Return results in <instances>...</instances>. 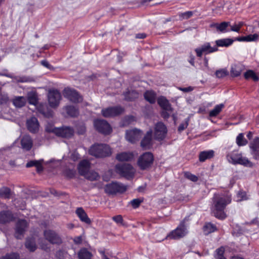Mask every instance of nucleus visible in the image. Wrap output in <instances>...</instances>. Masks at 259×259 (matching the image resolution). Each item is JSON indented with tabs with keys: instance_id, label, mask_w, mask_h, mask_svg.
Masks as SVG:
<instances>
[{
	"instance_id": "obj_1",
	"label": "nucleus",
	"mask_w": 259,
	"mask_h": 259,
	"mask_svg": "<svg viewBox=\"0 0 259 259\" xmlns=\"http://www.w3.org/2000/svg\"><path fill=\"white\" fill-rule=\"evenodd\" d=\"M230 202L231 199L229 197L214 194L212 198V204L211 207L212 213L214 216L222 220L225 219L226 215L224 209Z\"/></svg>"
},
{
	"instance_id": "obj_2",
	"label": "nucleus",
	"mask_w": 259,
	"mask_h": 259,
	"mask_svg": "<svg viewBox=\"0 0 259 259\" xmlns=\"http://www.w3.org/2000/svg\"><path fill=\"white\" fill-rule=\"evenodd\" d=\"M89 154L96 157L102 158L109 156L111 154L110 147L105 144H95L91 147Z\"/></svg>"
},
{
	"instance_id": "obj_3",
	"label": "nucleus",
	"mask_w": 259,
	"mask_h": 259,
	"mask_svg": "<svg viewBox=\"0 0 259 259\" xmlns=\"http://www.w3.org/2000/svg\"><path fill=\"white\" fill-rule=\"evenodd\" d=\"M115 168L116 172L126 179H132L135 176L136 170L132 165L130 164H117Z\"/></svg>"
},
{
	"instance_id": "obj_4",
	"label": "nucleus",
	"mask_w": 259,
	"mask_h": 259,
	"mask_svg": "<svg viewBox=\"0 0 259 259\" xmlns=\"http://www.w3.org/2000/svg\"><path fill=\"white\" fill-rule=\"evenodd\" d=\"M154 157L151 152H145L138 158L137 164L140 168L145 170L150 167L153 163Z\"/></svg>"
},
{
	"instance_id": "obj_5",
	"label": "nucleus",
	"mask_w": 259,
	"mask_h": 259,
	"mask_svg": "<svg viewBox=\"0 0 259 259\" xmlns=\"http://www.w3.org/2000/svg\"><path fill=\"white\" fill-rule=\"evenodd\" d=\"M127 189V186L118 182H113L105 187V192L109 194L123 193Z\"/></svg>"
},
{
	"instance_id": "obj_6",
	"label": "nucleus",
	"mask_w": 259,
	"mask_h": 259,
	"mask_svg": "<svg viewBox=\"0 0 259 259\" xmlns=\"http://www.w3.org/2000/svg\"><path fill=\"white\" fill-rule=\"evenodd\" d=\"M187 233L186 226L185 225V221L181 222L179 226L167 236L170 239H178L184 237Z\"/></svg>"
},
{
	"instance_id": "obj_7",
	"label": "nucleus",
	"mask_w": 259,
	"mask_h": 259,
	"mask_svg": "<svg viewBox=\"0 0 259 259\" xmlns=\"http://www.w3.org/2000/svg\"><path fill=\"white\" fill-rule=\"evenodd\" d=\"M94 126L100 133L104 135H108L112 132L110 125L104 119H97L94 121Z\"/></svg>"
},
{
	"instance_id": "obj_8",
	"label": "nucleus",
	"mask_w": 259,
	"mask_h": 259,
	"mask_svg": "<svg viewBox=\"0 0 259 259\" xmlns=\"http://www.w3.org/2000/svg\"><path fill=\"white\" fill-rule=\"evenodd\" d=\"M124 109L121 106H117L104 108L102 110V115L106 118L112 117L122 114Z\"/></svg>"
},
{
	"instance_id": "obj_9",
	"label": "nucleus",
	"mask_w": 259,
	"mask_h": 259,
	"mask_svg": "<svg viewBox=\"0 0 259 259\" xmlns=\"http://www.w3.org/2000/svg\"><path fill=\"white\" fill-rule=\"evenodd\" d=\"M48 98L50 106L52 108H56L59 104L61 95L58 90H51L49 91Z\"/></svg>"
},
{
	"instance_id": "obj_10",
	"label": "nucleus",
	"mask_w": 259,
	"mask_h": 259,
	"mask_svg": "<svg viewBox=\"0 0 259 259\" xmlns=\"http://www.w3.org/2000/svg\"><path fill=\"white\" fill-rule=\"evenodd\" d=\"M64 97L74 103H78L82 100V97L75 90L69 88H65L63 92Z\"/></svg>"
},
{
	"instance_id": "obj_11",
	"label": "nucleus",
	"mask_w": 259,
	"mask_h": 259,
	"mask_svg": "<svg viewBox=\"0 0 259 259\" xmlns=\"http://www.w3.org/2000/svg\"><path fill=\"white\" fill-rule=\"evenodd\" d=\"M218 51L216 47H211L209 42H206L195 50L197 56L201 57L203 54H208Z\"/></svg>"
},
{
	"instance_id": "obj_12",
	"label": "nucleus",
	"mask_w": 259,
	"mask_h": 259,
	"mask_svg": "<svg viewBox=\"0 0 259 259\" xmlns=\"http://www.w3.org/2000/svg\"><path fill=\"white\" fill-rule=\"evenodd\" d=\"M45 239L52 244H60L62 239L56 232L51 230H45L44 232Z\"/></svg>"
},
{
	"instance_id": "obj_13",
	"label": "nucleus",
	"mask_w": 259,
	"mask_h": 259,
	"mask_svg": "<svg viewBox=\"0 0 259 259\" xmlns=\"http://www.w3.org/2000/svg\"><path fill=\"white\" fill-rule=\"evenodd\" d=\"M142 136V132L141 130L135 128L127 130L126 132L125 138L127 141L131 143H134L138 141Z\"/></svg>"
},
{
	"instance_id": "obj_14",
	"label": "nucleus",
	"mask_w": 259,
	"mask_h": 259,
	"mask_svg": "<svg viewBox=\"0 0 259 259\" xmlns=\"http://www.w3.org/2000/svg\"><path fill=\"white\" fill-rule=\"evenodd\" d=\"M167 128L162 122H158L155 126L154 137L158 140H163L166 136Z\"/></svg>"
},
{
	"instance_id": "obj_15",
	"label": "nucleus",
	"mask_w": 259,
	"mask_h": 259,
	"mask_svg": "<svg viewBox=\"0 0 259 259\" xmlns=\"http://www.w3.org/2000/svg\"><path fill=\"white\" fill-rule=\"evenodd\" d=\"M251 154L255 160H259V138H255L250 143Z\"/></svg>"
},
{
	"instance_id": "obj_16",
	"label": "nucleus",
	"mask_w": 259,
	"mask_h": 259,
	"mask_svg": "<svg viewBox=\"0 0 259 259\" xmlns=\"http://www.w3.org/2000/svg\"><path fill=\"white\" fill-rule=\"evenodd\" d=\"M229 26H230V22L226 21L221 23H213L210 25L211 28H215L217 31L220 33H226L230 31V30L228 29Z\"/></svg>"
},
{
	"instance_id": "obj_17",
	"label": "nucleus",
	"mask_w": 259,
	"mask_h": 259,
	"mask_svg": "<svg viewBox=\"0 0 259 259\" xmlns=\"http://www.w3.org/2000/svg\"><path fill=\"white\" fill-rule=\"evenodd\" d=\"M27 127L28 130L32 133H35L38 132L39 128V123L37 119L35 117H32L27 120Z\"/></svg>"
},
{
	"instance_id": "obj_18",
	"label": "nucleus",
	"mask_w": 259,
	"mask_h": 259,
	"mask_svg": "<svg viewBox=\"0 0 259 259\" xmlns=\"http://www.w3.org/2000/svg\"><path fill=\"white\" fill-rule=\"evenodd\" d=\"M27 227V222L24 220H19L16 225V237L17 239H21V235L25 231Z\"/></svg>"
},
{
	"instance_id": "obj_19",
	"label": "nucleus",
	"mask_w": 259,
	"mask_h": 259,
	"mask_svg": "<svg viewBox=\"0 0 259 259\" xmlns=\"http://www.w3.org/2000/svg\"><path fill=\"white\" fill-rule=\"evenodd\" d=\"M152 135L151 130L148 131L141 142V146L144 149H149L152 146Z\"/></svg>"
},
{
	"instance_id": "obj_20",
	"label": "nucleus",
	"mask_w": 259,
	"mask_h": 259,
	"mask_svg": "<svg viewBox=\"0 0 259 259\" xmlns=\"http://www.w3.org/2000/svg\"><path fill=\"white\" fill-rule=\"evenodd\" d=\"M57 131V136L63 138H70L74 133L73 130L70 127H60Z\"/></svg>"
},
{
	"instance_id": "obj_21",
	"label": "nucleus",
	"mask_w": 259,
	"mask_h": 259,
	"mask_svg": "<svg viewBox=\"0 0 259 259\" xmlns=\"http://www.w3.org/2000/svg\"><path fill=\"white\" fill-rule=\"evenodd\" d=\"M21 145L22 148L26 151L31 149L33 146V141L29 135H24L21 139Z\"/></svg>"
},
{
	"instance_id": "obj_22",
	"label": "nucleus",
	"mask_w": 259,
	"mask_h": 259,
	"mask_svg": "<svg viewBox=\"0 0 259 259\" xmlns=\"http://www.w3.org/2000/svg\"><path fill=\"white\" fill-rule=\"evenodd\" d=\"M90 162L87 160L81 161L78 165V170L81 176L85 175L90 170Z\"/></svg>"
},
{
	"instance_id": "obj_23",
	"label": "nucleus",
	"mask_w": 259,
	"mask_h": 259,
	"mask_svg": "<svg viewBox=\"0 0 259 259\" xmlns=\"http://www.w3.org/2000/svg\"><path fill=\"white\" fill-rule=\"evenodd\" d=\"M75 212L81 222L87 224H90L91 223V220L88 217L87 213L82 207L77 208Z\"/></svg>"
},
{
	"instance_id": "obj_24",
	"label": "nucleus",
	"mask_w": 259,
	"mask_h": 259,
	"mask_svg": "<svg viewBox=\"0 0 259 259\" xmlns=\"http://www.w3.org/2000/svg\"><path fill=\"white\" fill-rule=\"evenodd\" d=\"M244 70V66L241 63L233 64L231 66V75L233 77H237L241 74V72Z\"/></svg>"
},
{
	"instance_id": "obj_25",
	"label": "nucleus",
	"mask_w": 259,
	"mask_h": 259,
	"mask_svg": "<svg viewBox=\"0 0 259 259\" xmlns=\"http://www.w3.org/2000/svg\"><path fill=\"white\" fill-rule=\"evenodd\" d=\"M240 154L241 153L235 151L229 152L226 155L227 160L229 163L236 165Z\"/></svg>"
},
{
	"instance_id": "obj_26",
	"label": "nucleus",
	"mask_w": 259,
	"mask_h": 259,
	"mask_svg": "<svg viewBox=\"0 0 259 259\" xmlns=\"http://www.w3.org/2000/svg\"><path fill=\"white\" fill-rule=\"evenodd\" d=\"M159 105L164 110L168 111H172V109L168 101L164 97H161L157 100Z\"/></svg>"
},
{
	"instance_id": "obj_27",
	"label": "nucleus",
	"mask_w": 259,
	"mask_h": 259,
	"mask_svg": "<svg viewBox=\"0 0 259 259\" xmlns=\"http://www.w3.org/2000/svg\"><path fill=\"white\" fill-rule=\"evenodd\" d=\"M134 155L132 152H124L116 155V158L120 161H130L133 159Z\"/></svg>"
},
{
	"instance_id": "obj_28",
	"label": "nucleus",
	"mask_w": 259,
	"mask_h": 259,
	"mask_svg": "<svg viewBox=\"0 0 259 259\" xmlns=\"http://www.w3.org/2000/svg\"><path fill=\"white\" fill-rule=\"evenodd\" d=\"M214 152L212 150L203 151L199 153V160L201 162H204L206 159H210L214 156Z\"/></svg>"
},
{
	"instance_id": "obj_29",
	"label": "nucleus",
	"mask_w": 259,
	"mask_h": 259,
	"mask_svg": "<svg viewBox=\"0 0 259 259\" xmlns=\"http://www.w3.org/2000/svg\"><path fill=\"white\" fill-rule=\"evenodd\" d=\"M259 35L257 33L253 34H249L246 36L238 37L236 38V40L239 41H256L258 40Z\"/></svg>"
},
{
	"instance_id": "obj_30",
	"label": "nucleus",
	"mask_w": 259,
	"mask_h": 259,
	"mask_svg": "<svg viewBox=\"0 0 259 259\" xmlns=\"http://www.w3.org/2000/svg\"><path fill=\"white\" fill-rule=\"evenodd\" d=\"M234 40L231 38H222L215 40L216 47H228L232 45Z\"/></svg>"
},
{
	"instance_id": "obj_31",
	"label": "nucleus",
	"mask_w": 259,
	"mask_h": 259,
	"mask_svg": "<svg viewBox=\"0 0 259 259\" xmlns=\"http://www.w3.org/2000/svg\"><path fill=\"white\" fill-rule=\"evenodd\" d=\"M13 215L10 211H4L0 212V223H6L13 220Z\"/></svg>"
},
{
	"instance_id": "obj_32",
	"label": "nucleus",
	"mask_w": 259,
	"mask_h": 259,
	"mask_svg": "<svg viewBox=\"0 0 259 259\" xmlns=\"http://www.w3.org/2000/svg\"><path fill=\"white\" fill-rule=\"evenodd\" d=\"M13 104L17 108H21L24 106L26 103V99L23 96L15 97L13 99Z\"/></svg>"
},
{
	"instance_id": "obj_33",
	"label": "nucleus",
	"mask_w": 259,
	"mask_h": 259,
	"mask_svg": "<svg viewBox=\"0 0 259 259\" xmlns=\"http://www.w3.org/2000/svg\"><path fill=\"white\" fill-rule=\"evenodd\" d=\"M4 75L13 79L14 81L17 82H30L32 80L30 78L27 76H13L10 74H5Z\"/></svg>"
},
{
	"instance_id": "obj_34",
	"label": "nucleus",
	"mask_w": 259,
	"mask_h": 259,
	"mask_svg": "<svg viewBox=\"0 0 259 259\" xmlns=\"http://www.w3.org/2000/svg\"><path fill=\"white\" fill-rule=\"evenodd\" d=\"M236 164H240L249 167L253 166V163L247 158L243 157L241 153L238 159Z\"/></svg>"
},
{
	"instance_id": "obj_35",
	"label": "nucleus",
	"mask_w": 259,
	"mask_h": 259,
	"mask_svg": "<svg viewBox=\"0 0 259 259\" xmlns=\"http://www.w3.org/2000/svg\"><path fill=\"white\" fill-rule=\"evenodd\" d=\"M156 94L152 91H146L144 93V98L146 100L151 104H153L156 101Z\"/></svg>"
},
{
	"instance_id": "obj_36",
	"label": "nucleus",
	"mask_w": 259,
	"mask_h": 259,
	"mask_svg": "<svg viewBox=\"0 0 259 259\" xmlns=\"http://www.w3.org/2000/svg\"><path fill=\"white\" fill-rule=\"evenodd\" d=\"M41 160H31L28 162L26 164L27 167H30L32 166H35L38 172L42 170L43 168L41 165Z\"/></svg>"
},
{
	"instance_id": "obj_37",
	"label": "nucleus",
	"mask_w": 259,
	"mask_h": 259,
	"mask_svg": "<svg viewBox=\"0 0 259 259\" xmlns=\"http://www.w3.org/2000/svg\"><path fill=\"white\" fill-rule=\"evenodd\" d=\"M13 194L11 189L7 187L0 188V196L6 199H9Z\"/></svg>"
},
{
	"instance_id": "obj_38",
	"label": "nucleus",
	"mask_w": 259,
	"mask_h": 259,
	"mask_svg": "<svg viewBox=\"0 0 259 259\" xmlns=\"http://www.w3.org/2000/svg\"><path fill=\"white\" fill-rule=\"evenodd\" d=\"M124 98L127 101H132L139 97V94L135 91H128L124 93Z\"/></svg>"
},
{
	"instance_id": "obj_39",
	"label": "nucleus",
	"mask_w": 259,
	"mask_h": 259,
	"mask_svg": "<svg viewBox=\"0 0 259 259\" xmlns=\"http://www.w3.org/2000/svg\"><path fill=\"white\" fill-rule=\"evenodd\" d=\"M225 107L224 104H220L216 105L214 108L209 113L210 117H215L217 116Z\"/></svg>"
},
{
	"instance_id": "obj_40",
	"label": "nucleus",
	"mask_w": 259,
	"mask_h": 259,
	"mask_svg": "<svg viewBox=\"0 0 259 259\" xmlns=\"http://www.w3.org/2000/svg\"><path fill=\"white\" fill-rule=\"evenodd\" d=\"M27 100L30 104L36 105L37 103V95L35 92H30L27 94Z\"/></svg>"
},
{
	"instance_id": "obj_41",
	"label": "nucleus",
	"mask_w": 259,
	"mask_h": 259,
	"mask_svg": "<svg viewBox=\"0 0 259 259\" xmlns=\"http://www.w3.org/2000/svg\"><path fill=\"white\" fill-rule=\"evenodd\" d=\"M82 176L87 179L92 181L97 180L100 177L99 174L97 172L90 170L87 172L85 175Z\"/></svg>"
},
{
	"instance_id": "obj_42",
	"label": "nucleus",
	"mask_w": 259,
	"mask_h": 259,
	"mask_svg": "<svg viewBox=\"0 0 259 259\" xmlns=\"http://www.w3.org/2000/svg\"><path fill=\"white\" fill-rule=\"evenodd\" d=\"M25 246L30 251H34L36 248V244L34 239H27L25 242Z\"/></svg>"
},
{
	"instance_id": "obj_43",
	"label": "nucleus",
	"mask_w": 259,
	"mask_h": 259,
	"mask_svg": "<svg viewBox=\"0 0 259 259\" xmlns=\"http://www.w3.org/2000/svg\"><path fill=\"white\" fill-rule=\"evenodd\" d=\"M244 76L246 79L251 78L254 81H257L259 79L258 77L257 76L256 73L251 70H249L245 72Z\"/></svg>"
},
{
	"instance_id": "obj_44",
	"label": "nucleus",
	"mask_w": 259,
	"mask_h": 259,
	"mask_svg": "<svg viewBox=\"0 0 259 259\" xmlns=\"http://www.w3.org/2000/svg\"><path fill=\"white\" fill-rule=\"evenodd\" d=\"M79 259H91L92 254L86 249H81L78 254Z\"/></svg>"
},
{
	"instance_id": "obj_45",
	"label": "nucleus",
	"mask_w": 259,
	"mask_h": 259,
	"mask_svg": "<svg viewBox=\"0 0 259 259\" xmlns=\"http://www.w3.org/2000/svg\"><path fill=\"white\" fill-rule=\"evenodd\" d=\"M47 106L45 104H40L38 107V111L44 116L49 117L52 116V112L50 110H46Z\"/></svg>"
},
{
	"instance_id": "obj_46",
	"label": "nucleus",
	"mask_w": 259,
	"mask_h": 259,
	"mask_svg": "<svg viewBox=\"0 0 259 259\" xmlns=\"http://www.w3.org/2000/svg\"><path fill=\"white\" fill-rule=\"evenodd\" d=\"M65 110L68 115L74 117L78 114V110L73 106H67L65 107Z\"/></svg>"
},
{
	"instance_id": "obj_47",
	"label": "nucleus",
	"mask_w": 259,
	"mask_h": 259,
	"mask_svg": "<svg viewBox=\"0 0 259 259\" xmlns=\"http://www.w3.org/2000/svg\"><path fill=\"white\" fill-rule=\"evenodd\" d=\"M236 143L238 146H245L247 144V141L244 138L242 133L239 134L237 137Z\"/></svg>"
},
{
	"instance_id": "obj_48",
	"label": "nucleus",
	"mask_w": 259,
	"mask_h": 259,
	"mask_svg": "<svg viewBox=\"0 0 259 259\" xmlns=\"http://www.w3.org/2000/svg\"><path fill=\"white\" fill-rule=\"evenodd\" d=\"M203 230L204 233L208 234L214 232L217 230V228L213 224L207 223L204 226Z\"/></svg>"
},
{
	"instance_id": "obj_49",
	"label": "nucleus",
	"mask_w": 259,
	"mask_h": 259,
	"mask_svg": "<svg viewBox=\"0 0 259 259\" xmlns=\"http://www.w3.org/2000/svg\"><path fill=\"white\" fill-rule=\"evenodd\" d=\"M194 12L192 11H187L184 13H179L178 16L179 20L182 21L183 20H187L191 18L193 15Z\"/></svg>"
},
{
	"instance_id": "obj_50",
	"label": "nucleus",
	"mask_w": 259,
	"mask_h": 259,
	"mask_svg": "<svg viewBox=\"0 0 259 259\" xmlns=\"http://www.w3.org/2000/svg\"><path fill=\"white\" fill-rule=\"evenodd\" d=\"M229 74V72L226 69H222L216 71L215 75L218 78H223Z\"/></svg>"
},
{
	"instance_id": "obj_51",
	"label": "nucleus",
	"mask_w": 259,
	"mask_h": 259,
	"mask_svg": "<svg viewBox=\"0 0 259 259\" xmlns=\"http://www.w3.org/2000/svg\"><path fill=\"white\" fill-rule=\"evenodd\" d=\"M225 252V248L224 247L221 246V247L217 249L215 251L216 254L215 255V257L216 259L223 258L225 257L224 256V253Z\"/></svg>"
},
{
	"instance_id": "obj_52",
	"label": "nucleus",
	"mask_w": 259,
	"mask_h": 259,
	"mask_svg": "<svg viewBox=\"0 0 259 259\" xmlns=\"http://www.w3.org/2000/svg\"><path fill=\"white\" fill-rule=\"evenodd\" d=\"M237 201H241L247 199L246 193L244 191H239L237 194Z\"/></svg>"
},
{
	"instance_id": "obj_53",
	"label": "nucleus",
	"mask_w": 259,
	"mask_h": 259,
	"mask_svg": "<svg viewBox=\"0 0 259 259\" xmlns=\"http://www.w3.org/2000/svg\"><path fill=\"white\" fill-rule=\"evenodd\" d=\"M59 128H57L54 127L53 125L50 124H48L45 128V130L48 133H52L55 134L57 136V130H58Z\"/></svg>"
},
{
	"instance_id": "obj_54",
	"label": "nucleus",
	"mask_w": 259,
	"mask_h": 259,
	"mask_svg": "<svg viewBox=\"0 0 259 259\" xmlns=\"http://www.w3.org/2000/svg\"><path fill=\"white\" fill-rule=\"evenodd\" d=\"M143 201V199H140V198L134 199L131 201V204L134 208H136L139 206L140 204Z\"/></svg>"
},
{
	"instance_id": "obj_55",
	"label": "nucleus",
	"mask_w": 259,
	"mask_h": 259,
	"mask_svg": "<svg viewBox=\"0 0 259 259\" xmlns=\"http://www.w3.org/2000/svg\"><path fill=\"white\" fill-rule=\"evenodd\" d=\"M19 255L16 253L7 254L3 256L1 259H19Z\"/></svg>"
},
{
	"instance_id": "obj_56",
	"label": "nucleus",
	"mask_w": 259,
	"mask_h": 259,
	"mask_svg": "<svg viewBox=\"0 0 259 259\" xmlns=\"http://www.w3.org/2000/svg\"><path fill=\"white\" fill-rule=\"evenodd\" d=\"M185 176L186 178L194 182H197L198 180L197 176L189 172H186L185 173Z\"/></svg>"
},
{
	"instance_id": "obj_57",
	"label": "nucleus",
	"mask_w": 259,
	"mask_h": 259,
	"mask_svg": "<svg viewBox=\"0 0 259 259\" xmlns=\"http://www.w3.org/2000/svg\"><path fill=\"white\" fill-rule=\"evenodd\" d=\"M9 101V97L7 94H0V104H6Z\"/></svg>"
},
{
	"instance_id": "obj_58",
	"label": "nucleus",
	"mask_w": 259,
	"mask_h": 259,
	"mask_svg": "<svg viewBox=\"0 0 259 259\" xmlns=\"http://www.w3.org/2000/svg\"><path fill=\"white\" fill-rule=\"evenodd\" d=\"M134 120V117L133 116H127L125 117L124 120H123L121 126H125L128 125L130 122Z\"/></svg>"
},
{
	"instance_id": "obj_59",
	"label": "nucleus",
	"mask_w": 259,
	"mask_h": 259,
	"mask_svg": "<svg viewBox=\"0 0 259 259\" xmlns=\"http://www.w3.org/2000/svg\"><path fill=\"white\" fill-rule=\"evenodd\" d=\"M188 125V119L185 123H182L178 127V131L181 132L187 127Z\"/></svg>"
},
{
	"instance_id": "obj_60",
	"label": "nucleus",
	"mask_w": 259,
	"mask_h": 259,
	"mask_svg": "<svg viewBox=\"0 0 259 259\" xmlns=\"http://www.w3.org/2000/svg\"><path fill=\"white\" fill-rule=\"evenodd\" d=\"M112 219L117 223H121L123 221L122 217L120 215L114 216L113 217Z\"/></svg>"
},
{
	"instance_id": "obj_61",
	"label": "nucleus",
	"mask_w": 259,
	"mask_h": 259,
	"mask_svg": "<svg viewBox=\"0 0 259 259\" xmlns=\"http://www.w3.org/2000/svg\"><path fill=\"white\" fill-rule=\"evenodd\" d=\"M229 26L230 27V31L231 30V31H235V32H239V30L238 29L237 24H234L233 25H230V26Z\"/></svg>"
},
{
	"instance_id": "obj_62",
	"label": "nucleus",
	"mask_w": 259,
	"mask_h": 259,
	"mask_svg": "<svg viewBox=\"0 0 259 259\" xmlns=\"http://www.w3.org/2000/svg\"><path fill=\"white\" fill-rule=\"evenodd\" d=\"M179 89L180 91H182L184 92H189L193 90V88L191 87H189L187 88H179Z\"/></svg>"
},
{
	"instance_id": "obj_63",
	"label": "nucleus",
	"mask_w": 259,
	"mask_h": 259,
	"mask_svg": "<svg viewBox=\"0 0 259 259\" xmlns=\"http://www.w3.org/2000/svg\"><path fill=\"white\" fill-rule=\"evenodd\" d=\"M71 158L74 161H75L79 158V155L78 153L74 152L71 154Z\"/></svg>"
},
{
	"instance_id": "obj_64",
	"label": "nucleus",
	"mask_w": 259,
	"mask_h": 259,
	"mask_svg": "<svg viewBox=\"0 0 259 259\" xmlns=\"http://www.w3.org/2000/svg\"><path fill=\"white\" fill-rule=\"evenodd\" d=\"M41 64L45 67L49 68L51 69L52 66L49 64V63L45 60H43L41 62Z\"/></svg>"
}]
</instances>
